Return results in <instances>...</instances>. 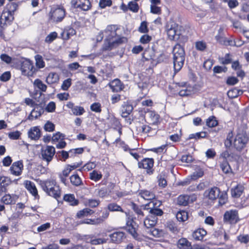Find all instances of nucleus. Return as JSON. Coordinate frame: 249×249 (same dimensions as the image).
<instances>
[{"label": "nucleus", "instance_id": "obj_62", "mask_svg": "<svg viewBox=\"0 0 249 249\" xmlns=\"http://www.w3.org/2000/svg\"><path fill=\"white\" fill-rule=\"evenodd\" d=\"M11 78V73L10 71H6L3 72L0 76V80L2 82H5L9 81Z\"/></svg>", "mask_w": 249, "mask_h": 249}, {"label": "nucleus", "instance_id": "obj_22", "mask_svg": "<svg viewBox=\"0 0 249 249\" xmlns=\"http://www.w3.org/2000/svg\"><path fill=\"white\" fill-rule=\"evenodd\" d=\"M110 89L113 92H119L123 89V86L121 80L119 79H115L110 82Z\"/></svg>", "mask_w": 249, "mask_h": 249}, {"label": "nucleus", "instance_id": "obj_9", "mask_svg": "<svg viewBox=\"0 0 249 249\" xmlns=\"http://www.w3.org/2000/svg\"><path fill=\"white\" fill-rule=\"evenodd\" d=\"M126 225L127 231L128 233H129L135 239L140 240L141 238L136 231V227L138 226V224L134 221V218L132 216H129L127 217Z\"/></svg>", "mask_w": 249, "mask_h": 249}, {"label": "nucleus", "instance_id": "obj_63", "mask_svg": "<svg viewBox=\"0 0 249 249\" xmlns=\"http://www.w3.org/2000/svg\"><path fill=\"white\" fill-rule=\"evenodd\" d=\"M72 111L75 115H81L85 112V109L82 107L75 106L72 109Z\"/></svg>", "mask_w": 249, "mask_h": 249}, {"label": "nucleus", "instance_id": "obj_33", "mask_svg": "<svg viewBox=\"0 0 249 249\" xmlns=\"http://www.w3.org/2000/svg\"><path fill=\"white\" fill-rule=\"evenodd\" d=\"M87 149L88 152L90 151V149L88 148L87 147H78L76 148L71 149V158H75L79 157L84 152L85 149Z\"/></svg>", "mask_w": 249, "mask_h": 249}, {"label": "nucleus", "instance_id": "obj_58", "mask_svg": "<svg viewBox=\"0 0 249 249\" xmlns=\"http://www.w3.org/2000/svg\"><path fill=\"white\" fill-rule=\"evenodd\" d=\"M138 31L139 32L144 34H146L148 32L149 30L147 27V22L146 21H143L141 22Z\"/></svg>", "mask_w": 249, "mask_h": 249}, {"label": "nucleus", "instance_id": "obj_54", "mask_svg": "<svg viewBox=\"0 0 249 249\" xmlns=\"http://www.w3.org/2000/svg\"><path fill=\"white\" fill-rule=\"evenodd\" d=\"M58 37V34L56 32L50 33L45 39V42L47 43L50 44L53 41Z\"/></svg>", "mask_w": 249, "mask_h": 249}, {"label": "nucleus", "instance_id": "obj_49", "mask_svg": "<svg viewBox=\"0 0 249 249\" xmlns=\"http://www.w3.org/2000/svg\"><path fill=\"white\" fill-rule=\"evenodd\" d=\"M121 137H118L115 140V141L113 142V144H116V145L118 144H119L121 146H122V148L124 151H129L130 152V150H131V149H130L128 145L127 144H126L124 142L122 141L121 140Z\"/></svg>", "mask_w": 249, "mask_h": 249}, {"label": "nucleus", "instance_id": "obj_40", "mask_svg": "<svg viewBox=\"0 0 249 249\" xmlns=\"http://www.w3.org/2000/svg\"><path fill=\"white\" fill-rule=\"evenodd\" d=\"M208 133L205 131H201L196 133L191 134L189 135L188 139H195L197 140L202 138H207Z\"/></svg>", "mask_w": 249, "mask_h": 249}, {"label": "nucleus", "instance_id": "obj_56", "mask_svg": "<svg viewBox=\"0 0 249 249\" xmlns=\"http://www.w3.org/2000/svg\"><path fill=\"white\" fill-rule=\"evenodd\" d=\"M195 47L196 50L203 52L207 48L206 43L202 40L197 41L195 43Z\"/></svg>", "mask_w": 249, "mask_h": 249}, {"label": "nucleus", "instance_id": "obj_11", "mask_svg": "<svg viewBox=\"0 0 249 249\" xmlns=\"http://www.w3.org/2000/svg\"><path fill=\"white\" fill-rule=\"evenodd\" d=\"M110 129L116 132L118 137H121L122 134V124L119 120L113 115H110Z\"/></svg>", "mask_w": 249, "mask_h": 249}, {"label": "nucleus", "instance_id": "obj_52", "mask_svg": "<svg viewBox=\"0 0 249 249\" xmlns=\"http://www.w3.org/2000/svg\"><path fill=\"white\" fill-rule=\"evenodd\" d=\"M218 60L219 62L223 65H228L232 62V59L229 53H226L224 57H219Z\"/></svg>", "mask_w": 249, "mask_h": 249}, {"label": "nucleus", "instance_id": "obj_25", "mask_svg": "<svg viewBox=\"0 0 249 249\" xmlns=\"http://www.w3.org/2000/svg\"><path fill=\"white\" fill-rule=\"evenodd\" d=\"M133 109V107L131 105L127 102H124L121 107L122 116L126 118L131 113Z\"/></svg>", "mask_w": 249, "mask_h": 249}, {"label": "nucleus", "instance_id": "obj_29", "mask_svg": "<svg viewBox=\"0 0 249 249\" xmlns=\"http://www.w3.org/2000/svg\"><path fill=\"white\" fill-rule=\"evenodd\" d=\"M161 201L154 198L150 202L143 206L144 210H148L149 209H160L159 207L161 205Z\"/></svg>", "mask_w": 249, "mask_h": 249}, {"label": "nucleus", "instance_id": "obj_31", "mask_svg": "<svg viewBox=\"0 0 249 249\" xmlns=\"http://www.w3.org/2000/svg\"><path fill=\"white\" fill-rule=\"evenodd\" d=\"M14 19V15L4 10L0 17V21L2 22L4 21L3 23H5L6 25L7 23H9L12 22Z\"/></svg>", "mask_w": 249, "mask_h": 249}, {"label": "nucleus", "instance_id": "obj_27", "mask_svg": "<svg viewBox=\"0 0 249 249\" xmlns=\"http://www.w3.org/2000/svg\"><path fill=\"white\" fill-rule=\"evenodd\" d=\"M121 34H119L117 38L112 42L110 41V50L112 48L118 46L122 44L127 43V38L124 36H121Z\"/></svg>", "mask_w": 249, "mask_h": 249}, {"label": "nucleus", "instance_id": "obj_50", "mask_svg": "<svg viewBox=\"0 0 249 249\" xmlns=\"http://www.w3.org/2000/svg\"><path fill=\"white\" fill-rule=\"evenodd\" d=\"M218 123L214 116H210L206 121V124L209 127H214L217 125Z\"/></svg>", "mask_w": 249, "mask_h": 249}, {"label": "nucleus", "instance_id": "obj_26", "mask_svg": "<svg viewBox=\"0 0 249 249\" xmlns=\"http://www.w3.org/2000/svg\"><path fill=\"white\" fill-rule=\"evenodd\" d=\"M63 200L68 202L70 205L75 206L79 204V200L75 198L73 194H65L63 196Z\"/></svg>", "mask_w": 249, "mask_h": 249}, {"label": "nucleus", "instance_id": "obj_39", "mask_svg": "<svg viewBox=\"0 0 249 249\" xmlns=\"http://www.w3.org/2000/svg\"><path fill=\"white\" fill-rule=\"evenodd\" d=\"M94 213V211L89 208H85L79 211L76 213V216L78 218H81L85 216L90 215Z\"/></svg>", "mask_w": 249, "mask_h": 249}, {"label": "nucleus", "instance_id": "obj_2", "mask_svg": "<svg viewBox=\"0 0 249 249\" xmlns=\"http://www.w3.org/2000/svg\"><path fill=\"white\" fill-rule=\"evenodd\" d=\"M39 185L48 196L56 199L61 197V188L56 178H51L45 180H40Z\"/></svg>", "mask_w": 249, "mask_h": 249}, {"label": "nucleus", "instance_id": "obj_60", "mask_svg": "<svg viewBox=\"0 0 249 249\" xmlns=\"http://www.w3.org/2000/svg\"><path fill=\"white\" fill-rule=\"evenodd\" d=\"M57 80V75L54 72H50L47 78V82L50 83H54L56 82Z\"/></svg>", "mask_w": 249, "mask_h": 249}, {"label": "nucleus", "instance_id": "obj_47", "mask_svg": "<svg viewBox=\"0 0 249 249\" xmlns=\"http://www.w3.org/2000/svg\"><path fill=\"white\" fill-rule=\"evenodd\" d=\"M120 26L118 25H110V38L118 36Z\"/></svg>", "mask_w": 249, "mask_h": 249}, {"label": "nucleus", "instance_id": "obj_34", "mask_svg": "<svg viewBox=\"0 0 249 249\" xmlns=\"http://www.w3.org/2000/svg\"><path fill=\"white\" fill-rule=\"evenodd\" d=\"M33 85L35 89H38L40 91V95H41V92L46 91L47 87L43 83V82L39 79H36L33 82Z\"/></svg>", "mask_w": 249, "mask_h": 249}, {"label": "nucleus", "instance_id": "obj_6", "mask_svg": "<svg viewBox=\"0 0 249 249\" xmlns=\"http://www.w3.org/2000/svg\"><path fill=\"white\" fill-rule=\"evenodd\" d=\"M20 70L22 74L28 77H33L37 71L32 61L29 59L23 61L21 63Z\"/></svg>", "mask_w": 249, "mask_h": 249}, {"label": "nucleus", "instance_id": "obj_42", "mask_svg": "<svg viewBox=\"0 0 249 249\" xmlns=\"http://www.w3.org/2000/svg\"><path fill=\"white\" fill-rule=\"evenodd\" d=\"M243 91L241 89H239L237 88H234L232 89L229 90L228 92V96L231 99L235 98L238 96L243 94Z\"/></svg>", "mask_w": 249, "mask_h": 249}, {"label": "nucleus", "instance_id": "obj_10", "mask_svg": "<svg viewBox=\"0 0 249 249\" xmlns=\"http://www.w3.org/2000/svg\"><path fill=\"white\" fill-rule=\"evenodd\" d=\"M225 222L230 224L236 223L240 220L238 213L237 210H230L225 212L223 216Z\"/></svg>", "mask_w": 249, "mask_h": 249}, {"label": "nucleus", "instance_id": "obj_48", "mask_svg": "<svg viewBox=\"0 0 249 249\" xmlns=\"http://www.w3.org/2000/svg\"><path fill=\"white\" fill-rule=\"evenodd\" d=\"M176 218L180 222H184L188 219V213L184 210L178 211L176 214Z\"/></svg>", "mask_w": 249, "mask_h": 249}, {"label": "nucleus", "instance_id": "obj_35", "mask_svg": "<svg viewBox=\"0 0 249 249\" xmlns=\"http://www.w3.org/2000/svg\"><path fill=\"white\" fill-rule=\"evenodd\" d=\"M140 196L145 200L151 201L155 198V194L152 192L146 190H141L139 192Z\"/></svg>", "mask_w": 249, "mask_h": 249}, {"label": "nucleus", "instance_id": "obj_5", "mask_svg": "<svg viewBox=\"0 0 249 249\" xmlns=\"http://www.w3.org/2000/svg\"><path fill=\"white\" fill-rule=\"evenodd\" d=\"M66 16V10L59 5L53 6L48 15V21L50 23L57 24L61 22Z\"/></svg>", "mask_w": 249, "mask_h": 249}, {"label": "nucleus", "instance_id": "obj_38", "mask_svg": "<svg viewBox=\"0 0 249 249\" xmlns=\"http://www.w3.org/2000/svg\"><path fill=\"white\" fill-rule=\"evenodd\" d=\"M191 196L188 195H180L177 199V203L179 205L186 206L189 204Z\"/></svg>", "mask_w": 249, "mask_h": 249}, {"label": "nucleus", "instance_id": "obj_14", "mask_svg": "<svg viewBox=\"0 0 249 249\" xmlns=\"http://www.w3.org/2000/svg\"><path fill=\"white\" fill-rule=\"evenodd\" d=\"M220 190L217 187H213L205 190L203 194L204 197L211 201L216 200L219 197Z\"/></svg>", "mask_w": 249, "mask_h": 249}, {"label": "nucleus", "instance_id": "obj_24", "mask_svg": "<svg viewBox=\"0 0 249 249\" xmlns=\"http://www.w3.org/2000/svg\"><path fill=\"white\" fill-rule=\"evenodd\" d=\"M179 249H193L191 243L186 238H181L177 242Z\"/></svg>", "mask_w": 249, "mask_h": 249}, {"label": "nucleus", "instance_id": "obj_32", "mask_svg": "<svg viewBox=\"0 0 249 249\" xmlns=\"http://www.w3.org/2000/svg\"><path fill=\"white\" fill-rule=\"evenodd\" d=\"M194 170L193 174L190 175L193 180H196L203 176L204 170L200 166L196 165L194 168Z\"/></svg>", "mask_w": 249, "mask_h": 249}, {"label": "nucleus", "instance_id": "obj_64", "mask_svg": "<svg viewBox=\"0 0 249 249\" xmlns=\"http://www.w3.org/2000/svg\"><path fill=\"white\" fill-rule=\"evenodd\" d=\"M149 213L157 217L160 216L163 214V212L161 209H149Z\"/></svg>", "mask_w": 249, "mask_h": 249}, {"label": "nucleus", "instance_id": "obj_20", "mask_svg": "<svg viewBox=\"0 0 249 249\" xmlns=\"http://www.w3.org/2000/svg\"><path fill=\"white\" fill-rule=\"evenodd\" d=\"M158 222V217L152 215L149 213L144 220V225L146 228H150L154 227Z\"/></svg>", "mask_w": 249, "mask_h": 249}, {"label": "nucleus", "instance_id": "obj_8", "mask_svg": "<svg viewBox=\"0 0 249 249\" xmlns=\"http://www.w3.org/2000/svg\"><path fill=\"white\" fill-rule=\"evenodd\" d=\"M55 153V148L53 146L47 145L41 149L42 159L47 162V164L51 162Z\"/></svg>", "mask_w": 249, "mask_h": 249}, {"label": "nucleus", "instance_id": "obj_18", "mask_svg": "<svg viewBox=\"0 0 249 249\" xmlns=\"http://www.w3.org/2000/svg\"><path fill=\"white\" fill-rule=\"evenodd\" d=\"M76 30L71 26H69L65 28L63 31L61 33V36L64 40H69L71 36L75 35Z\"/></svg>", "mask_w": 249, "mask_h": 249}, {"label": "nucleus", "instance_id": "obj_51", "mask_svg": "<svg viewBox=\"0 0 249 249\" xmlns=\"http://www.w3.org/2000/svg\"><path fill=\"white\" fill-rule=\"evenodd\" d=\"M178 86L182 87L184 88V89H182L179 90L178 92V95L180 96H187L191 94V92L190 90H188L187 88L185 87L186 83H178Z\"/></svg>", "mask_w": 249, "mask_h": 249}, {"label": "nucleus", "instance_id": "obj_3", "mask_svg": "<svg viewBox=\"0 0 249 249\" xmlns=\"http://www.w3.org/2000/svg\"><path fill=\"white\" fill-rule=\"evenodd\" d=\"M173 54L174 73L176 74L181 69L184 63L185 53L184 47L177 43L173 47Z\"/></svg>", "mask_w": 249, "mask_h": 249}, {"label": "nucleus", "instance_id": "obj_15", "mask_svg": "<svg viewBox=\"0 0 249 249\" xmlns=\"http://www.w3.org/2000/svg\"><path fill=\"white\" fill-rule=\"evenodd\" d=\"M71 3L74 8L84 11H88L91 7L89 0H72Z\"/></svg>", "mask_w": 249, "mask_h": 249}, {"label": "nucleus", "instance_id": "obj_57", "mask_svg": "<svg viewBox=\"0 0 249 249\" xmlns=\"http://www.w3.org/2000/svg\"><path fill=\"white\" fill-rule=\"evenodd\" d=\"M128 9L133 12L136 13L139 11V7L138 4L135 1H130L128 3Z\"/></svg>", "mask_w": 249, "mask_h": 249}, {"label": "nucleus", "instance_id": "obj_43", "mask_svg": "<svg viewBox=\"0 0 249 249\" xmlns=\"http://www.w3.org/2000/svg\"><path fill=\"white\" fill-rule=\"evenodd\" d=\"M223 32V29L220 28L218 31V34L215 36V39L217 42L221 45H227V38L224 37L222 35L221 33Z\"/></svg>", "mask_w": 249, "mask_h": 249}, {"label": "nucleus", "instance_id": "obj_44", "mask_svg": "<svg viewBox=\"0 0 249 249\" xmlns=\"http://www.w3.org/2000/svg\"><path fill=\"white\" fill-rule=\"evenodd\" d=\"M95 167L96 164L94 162H88L83 166H81V168L77 170V171L81 172H82L83 171H89L94 169Z\"/></svg>", "mask_w": 249, "mask_h": 249}, {"label": "nucleus", "instance_id": "obj_12", "mask_svg": "<svg viewBox=\"0 0 249 249\" xmlns=\"http://www.w3.org/2000/svg\"><path fill=\"white\" fill-rule=\"evenodd\" d=\"M33 107L28 116V119L31 120L40 117L44 112V105L42 103H36Z\"/></svg>", "mask_w": 249, "mask_h": 249}, {"label": "nucleus", "instance_id": "obj_45", "mask_svg": "<svg viewBox=\"0 0 249 249\" xmlns=\"http://www.w3.org/2000/svg\"><path fill=\"white\" fill-rule=\"evenodd\" d=\"M36 66L37 70L43 68L45 66V63L42 56L39 54L35 56Z\"/></svg>", "mask_w": 249, "mask_h": 249}, {"label": "nucleus", "instance_id": "obj_21", "mask_svg": "<svg viewBox=\"0 0 249 249\" xmlns=\"http://www.w3.org/2000/svg\"><path fill=\"white\" fill-rule=\"evenodd\" d=\"M244 190V187L243 186L237 184L231 189V196L233 198H239L242 195Z\"/></svg>", "mask_w": 249, "mask_h": 249}, {"label": "nucleus", "instance_id": "obj_30", "mask_svg": "<svg viewBox=\"0 0 249 249\" xmlns=\"http://www.w3.org/2000/svg\"><path fill=\"white\" fill-rule=\"evenodd\" d=\"M0 202L7 205H12L15 204L16 202V200L15 199L14 196L8 194L4 195L0 199Z\"/></svg>", "mask_w": 249, "mask_h": 249}, {"label": "nucleus", "instance_id": "obj_23", "mask_svg": "<svg viewBox=\"0 0 249 249\" xmlns=\"http://www.w3.org/2000/svg\"><path fill=\"white\" fill-rule=\"evenodd\" d=\"M70 182L75 187H78L83 185L82 178L78 175L77 171L70 177Z\"/></svg>", "mask_w": 249, "mask_h": 249}, {"label": "nucleus", "instance_id": "obj_59", "mask_svg": "<svg viewBox=\"0 0 249 249\" xmlns=\"http://www.w3.org/2000/svg\"><path fill=\"white\" fill-rule=\"evenodd\" d=\"M44 129L47 132H53L55 129V125L52 122L48 121L44 126Z\"/></svg>", "mask_w": 249, "mask_h": 249}, {"label": "nucleus", "instance_id": "obj_28", "mask_svg": "<svg viewBox=\"0 0 249 249\" xmlns=\"http://www.w3.org/2000/svg\"><path fill=\"white\" fill-rule=\"evenodd\" d=\"M206 234L207 231L205 230L199 228L193 232L192 236L196 241H202Z\"/></svg>", "mask_w": 249, "mask_h": 249}, {"label": "nucleus", "instance_id": "obj_13", "mask_svg": "<svg viewBox=\"0 0 249 249\" xmlns=\"http://www.w3.org/2000/svg\"><path fill=\"white\" fill-rule=\"evenodd\" d=\"M24 169L23 162L22 160L14 162L10 169V173L15 176H19L22 174Z\"/></svg>", "mask_w": 249, "mask_h": 249}, {"label": "nucleus", "instance_id": "obj_46", "mask_svg": "<svg viewBox=\"0 0 249 249\" xmlns=\"http://www.w3.org/2000/svg\"><path fill=\"white\" fill-rule=\"evenodd\" d=\"M102 178V174L101 172L97 171L96 170H93L89 173V178L90 179L97 182L100 180Z\"/></svg>", "mask_w": 249, "mask_h": 249}, {"label": "nucleus", "instance_id": "obj_53", "mask_svg": "<svg viewBox=\"0 0 249 249\" xmlns=\"http://www.w3.org/2000/svg\"><path fill=\"white\" fill-rule=\"evenodd\" d=\"M132 209L138 215V217L142 218L144 217V214L142 210L141 207L134 203H132Z\"/></svg>", "mask_w": 249, "mask_h": 249}, {"label": "nucleus", "instance_id": "obj_41", "mask_svg": "<svg viewBox=\"0 0 249 249\" xmlns=\"http://www.w3.org/2000/svg\"><path fill=\"white\" fill-rule=\"evenodd\" d=\"M209 6L211 12L213 14H217L219 12L220 5L215 1H212L208 4Z\"/></svg>", "mask_w": 249, "mask_h": 249}, {"label": "nucleus", "instance_id": "obj_61", "mask_svg": "<svg viewBox=\"0 0 249 249\" xmlns=\"http://www.w3.org/2000/svg\"><path fill=\"white\" fill-rule=\"evenodd\" d=\"M169 58V55L167 53H162L157 57L158 63L167 62Z\"/></svg>", "mask_w": 249, "mask_h": 249}, {"label": "nucleus", "instance_id": "obj_16", "mask_svg": "<svg viewBox=\"0 0 249 249\" xmlns=\"http://www.w3.org/2000/svg\"><path fill=\"white\" fill-rule=\"evenodd\" d=\"M23 184L25 188L35 198H39L40 196L38 193V190L34 182L29 180H26L24 181Z\"/></svg>", "mask_w": 249, "mask_h": 249}, {"label": "nucleus", "instance_id": "obj_7", "mask_svg": "<svg viewBox=\"0 0 249 249\" xmlns=\"http://www.w3.org/2000/svg\"><path fill=\"white\" fill-rule=\"evenodd\" d=\"M154 164V159L145 158L138 162V166L140 169H144L146 175L148 176H152L155 172Z\"/></svg>", "mask_w": 249, "mask_h": 249}, {"label": "nucleus", "instance_id": "obj_37", "mask_svg": "<svg viewBox=\"0 0 249 249\" xmlns=\"http://www.w3.org/2000/svg\"><path fill=\"white\" fill-rule=\"evenodd\" d=\"M18 7V4L17 3L10 1L6 4L3 10L14 15V13L17 10Z\"/></svg>", "mask_w": 249, "mask_h": 249}, {"label": "nucleus", "instance_id": "obj_4", "mask_svg": "<svg viewBox=\"0 0 249 249\" xmlns=\"http://www.w3.org/2000/svg\"><path fill=\"white\" fill-rule=\"evenodd\" d=\"M168 38L170 40H178L181 36L184 41H186L188 38L186 36H182V27L174 22L168 23L165 27Z\"/></svg>", "mask_w": 249, "mask_h": 249}, {"label": "nucleus", "instance_id": "obj_17", "mask_svg": "<svg viewBox=\"0 0 249 249\" xmlns=\"http://www.w3.org/2000/svg\"><path fill=\"white\" fill-rule=\"evenodd\" d=\"M125 238V233L122 231H115L110 234V242L119 244Z\"/></svg>", "mask_w": 249, "mask_h": 249}, {"label": "nucleus", "instance_id": "obj_1", "mask_svg": "<svg viewBox=\"0 0 249 249\" xmlns=\"http://www.w3.org/2000/svg\"><path fill=\"white\" fill-rule=\"evenodd\" d=\"M233 131L231 130L227 135L224 144L227 149L233 147L236 151L241 152L246 146L249 141V137L245 132H238L233 139Z\"/></svg>", "mask_w": 249, "mask_h": 249}, {"label": "nucleus", "instance_id": "obj_36", "mask_svg": "<svg viewBox=\"0 0 249 249\" xmlns=\"http://www.w3.org/2000/svg\"><path fill=\"white\" fill-rule=\"evenodd\" d=\"M219 166L223 173L228 174L232 172V169L227 160L220 162Z\"/></svg>", "mask_w": 249, "mask_h": 249}, {"label": "nucleus", "instance_id": "obj_55", "mask_svg": "<svg viewBox=\"0 0 249 249\" xmlns=\"http://www.w3.org/2000/svg\"><path fill=\"white\" fill-rule=\"evenodd\" d=\"M124 195V194L123 192H120L118 190H115L112 192L110 191V197H112L115 201L119 200V198L123 197Z\"/></svg>", "mask_w": 249, "mask_h": 249}, {"label": "nucleus", "instance_id": "obj_19", "mask_svg": "<svg viewBox=\"0 0 249 249\" xmlns=\"http://www.w3.org/2000/svg\"><path fill=\"white\" fill-rule=\"evenodd\" d=\"M28 137L32 140L37 141L39 139L41 132L39 126H34L30 128L28 133Z\"/></svg>", "mask_w": 249, "mask_h": 249}]
</instances>
